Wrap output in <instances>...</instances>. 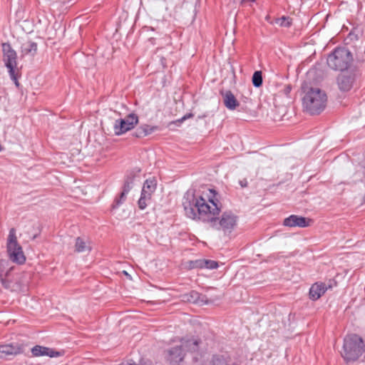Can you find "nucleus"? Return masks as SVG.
<instances>
[{
  "label": "nucleus",
  "instance_id": "nucleus-1",
  "mask_svg": "<svg viewBox=\"0 0 365 365\" xmlns=\"http://www.w3.org/2000/svg\"><path fill=\"white\" fill-rule=\"evenodd\" d=\"M219 194L213 189H207L203 195L194 190H187L182 198L185 215L192 220L207 221L210 215H218L221 211Z\"/></svg>",
  "mask_w": 365,
  "mask_h": 365
},
{
  "label": "nucleus",
  "instance_id": "nucleus-2",
  "mask_svg": "<svg viewBox=\"0 0 365 365\" xmlns=\"http://www.w3.org/2000/svg\"><path fill=\"white\" fill-rule=\"evenodd\" d=\"M304 96L302 98L304 110L310 115H319L326 108L327 96L323 90L317 87L303 86Z\"/></svg>",
  "mask_w": 365,
  "mask_h": 365
},
{
  "label": "nucleus",
  "instance_id": "nucleus-3",
  "mask_svg": "<svg viewBox=\"0 0 365 365\" xmlns=\"http://www.w3.org/2000/svg\"><path fill=\"white\" fill-rule=\"evenodd\" d=\"M354 56L346 46H337L328 55L327 63L329 68L335 71L344 72L353 68Z\"/></svg>",
  "mask_w": 365,
  "mask_h": 365
},
{
  "label": "nucleus",
  "instance_id": "nucleus-4",
  "mask_svg": "<svg viewBox=\"0 0 365 365\" xmlns=\"http://www.w3.org/2000/svg\"><path fill=\"white\" fill-rule=\"evenodd\" d=\"M1 50L4 53V62L11 80L16 88H19V78L21 76V68L17 67V54L9 43H1Z\"/></svg>",
  "mask_w": 365,
  "mask_h": 365
},
{
  "label": "nucleus",
  "instance_id": "nucleus-5",
  "mask_svg": "<svg viewBox=\"0 0 365 365\" xmlns=\"http://www.w3.org/2000/svg\"><path fill=\"white\" fill-rule=\"evenodd\" d=\"M364 351V341L359 336L351 334L344 338L341 356L346 361H356Z\"/></svg>",
  "mask_w": 365,
  "mask_h": 365
},
{
  "label": "nucleus",
  "instance_id": "nucleus-6",
  "mask_svg": "<svg viewBox=\"0 0 365 365\" xmlns=\"http://www.w3.org/2000/svg\"><path fill=\"white\" fill-rule=\"evenodd\" d=\"M216 216L210 215L207 219L210 227L216 230H222L225 234H230L237 225V216L231 211L223 212L220 219Z\"/></svg>",
  "mask_w": 365,
  "mask_h": 365
},
{
  "label": "nucleus",
  "instance_id": "nucleus-7",
  "mask_svg": "<svg viewBox=\"0 0 365 365\" xmlns=\"http://www.w3.org/2000/svg\"><path fill=\"white\" fill-rule=\"evenodd\" d=\"M6 250L9 259L18 264H23L26 262V257L24 254L21 246L17 241L16 229L11 228L7 237Z\"/></svg>",
  "mask_w": 365,
  "mask_h": 365
},
{
  "label": "nucleus",
  "instance_id": "nucleus-8",
  "mask_svg": "<svg viewBox=\"0 0 365 365\" xmlns=\"http://www.w3.org/2000/svg\"><path fill=\"white\" fill-rule=\"evenodd\" d=\"M360 74L359 66H354L346 73L338 75L336 82L339 90L344 92L350 91Z\"/></svg>",
  "mask_w": 365,
  "mask_h": 365
},
{
  "label": "nucleus",
  "instance_id": "nucleus-9",
  "mask_svg": "<svg viewBox=\"0 0 365 365\" xmlns=\"http://www.w3.org/2000/svg\"><path fill=\"white\" fill-rule=\"evenodd\" d=\"M138 123V116L135 113H130L124 118H120L115 121L113 130L116 135H120L127 131L132 130Z\"/></svg>",
  "mask_w": 365,
  "mask_h": 365
},
{
  "label": "nucleus",
  "instance_id": "nucleus-10",
  "mask_svg": "<svg viewBox=\"0 0 365 365\" xmlns=\"http://www.w3.org/2000/svg\"><path fill=\"white\" fill-rule=\"evenodd\" d=\"M309 222L310 220L304 217L292 215L284 220L283 225L290 227H307L309 225Z\"/></svg>",
  "mask_w": 365,
  "mask_h": 365
},
{
  "label": "nucleus",
  "instance_id": "nucleus-11",
  "mask_svg": "<svg viewBox=\"0 0 365 365\" xmlns=\"http://www.w3.org/2000/svg\"><path fill=\"white\" fill-rule=\"evenodd\" d=\"M185 357L184 349L182 345L174 346L168 351V360L172 365H177Z\"/></svg>",
  "mask_w": 365,
  "mask_h": 365
},
{
  "label": "nucleus",
  "instance_id": "nucleus-12",
  "mask_svg": "<svg viewBox=\"0 0 365 365\" xmlns=\"http://www.w3.org/2000/svg\"><path fill=\"white\" fill-rule=\"evenodd\" d=\"M182 297L184 301L190 303L198 304L200 305L207 304L210 303V301L205 295L200 294L195 290H192L189 293L184 294Z\"/></svg>",
  "mask_w": 365,
  "mask_h": 365
},
{
  "label": "nucleus",
  "instance_id": "nucleus-13",
  "mask_svg": "<svg viewBox=\"0 0 365 365\" xmlns=\"http://www.w3.org/2000/svg\"><path fill=\"white\" fill-rule=\"evenodd\" d=\"M327 289V288L324 283L316 282L313 284L309 289V298L313 301H316L325 293Z\"/></svg>",
  "mask_w": 365,
  "mask_h": 365
},
{
  "label": "nucleus",
  "instance_id": "nucleus-14",
  "mask_svg": "<svg viewBox=\"0 0 365 365\" xmlns=\"http://www.w3.org/2000/svg\"><path fill=\"white\" fill-rule=\"evenodd\" d=\"M31 353L34 356H48L50 357H56L61 356L60 352L56 351L52 349L36 345L31 349Z\"/></svg>",
  "mask_w": 365,
  "mask_h": 365
},
{
  "label": "nucleus",
  "instance_id": "nucleus-15",
  "mask_svg": "<svg viewBox=\"0 0 365 365\" xmlns=\"http://www.w3.org/2000/svg\"><path fill=\"white\" fill-rule=\"evenodd\" d=\"M220 94L223 98L225 107L229 110H235L239 106V102L231 91H221Z\"/></svg>",
  "mask_w": 365,
  "mask_h": 365
},
{
  "label": "nucleus",
  "instance_id": "nucleus-16",
  "mask_svg": "<svg viewBox=\"0 0 365 365\" xmlns=\"http://www.w3.org/2000/svg\"><path fill=\"white\" fill-rule=\"evenodd\" d=\"M21 352V348L17 344H1V358H3V354L8 359H10V356H16Z\"/></svg>",
  "mask_w": 365,
  "mask_h": 365
},
{
  "label": "nucleus",
  "instance_id": "nucleus-17",
  "mask_svg": "<svg viewBox=\"0 0 365 365\" xmlns=\"http://www.w3.org/2000/svg\"><path fill=\"white\" fill-rule=\"evenodd\" d=\"M38 50V45L33 41H28L22 44L21 52L23 55L34 56Z\"/></svg>",
  "mask_w": 365,
  "mask_h": 365
},
{
  "label": "nucleus",
  "instance_id": "nucleus-18",
  "mask_svg": "<svg viewBox=\"0 0 365 365\" xmlns=\"http://www.w3.org/2000/svg\"><path fill=\"white\" fill-rule=\"evenodd\" d=\"M91 250V246L87 243V241L83 238L78 237L76 238L75 251L77 252H90Z\"/></svg>",
  "mask_w": 365,
  "mask_h": 365
},
{
  "label": "nucleus",
  "instance_id": "nucleus-19",
  "mask_svg": "<svg viewBox=\"0 0 365 365\" xmlns=\"http://www.w3.org/2000/svg\"><path fill=\"white\" fill-rule=\"evenodd\" d=\"M152 195H149V193H146L145 191L142 192L140 194V197L138 201V206L140 210H145L148 205L150 202Z\"/></svg>",
  "mask_w": 365,
  "mask_h": 365
},
{
  "label": "nucleus",
  "instance_id": "nucleus-20",
  "mask_svg": "<svg viewBox=\"0 0 365 365\" xmlns=\"http://www.w3.org/2000/svg\"><path fill=\"white\" fill-rule=\"evenodd\" d=\"M135 177L136 175L133 172L128 174L125 178L123 190H125V192H130L133 188Z\"/></svg>",
  "mask_w": 365,
  "mask_h": 365
},
{
  "label": "nucleus",
  "instance_id": "nucleus-21",
  "mask_svg": "<svg viewBox=\"0 0 365 365\" xmlns=\"http://www.w3.org/2000/svg\"><path fill=\"white\" fill-rule=\"evenodd\" d=\"M200 343V340L198 339H190L186 341L183 344H182V347L187 349V351L190 352H197L199 349V344Z\"/></svg>",
  "mask_w": 365,
  "mask_h": 365
},
{
  "label": "nucleus",
  "instance_id": "nucleus-22",
  "mask_svg": "<svg viewBox=\"0 0 365 365\" xmlns=\"http://www.w3.org/2000/svg\"><path fill=\"white\" fill-rule=\"evenodd\" d=\"M156 189V182L154 180H146L143 184L142 192L145 191L146 193L152 195Z\"/></svg>",
  "mask_w": 365,
  "mask_h": 365
},
{
  "label": "nucleus",
  "instance_id": "nucleus-23",
  "mask_svg": "<svg viewBox=\"0 0 365 365\" xmlns=\"http://www.w3.org/2000/svg\"><path fill=\"white\" fill-rule=\"evenodd\" d=\"M252 82L255 88H259L262 85L263 79L261 71H256L254 72L252 78Z\"/></svg>",
  "mask_w": 365,
  "mask_h": 365
},
{
  "label": "nucleus",
  "instance_id": "nucleus-24",
  "mask_svg": "<svg viewBox=\"0 0 365 365\" xmlns=\"http://www.w3.org/2000/svg\"><path fill=\"white\" fill-rule=\"evenodd\" d=\"M274 23L280 26L289 28L291 26L292 22V19L289 16H283L274 20Z\"/></svg>",
  "mask_w": 365,
  "mask_h": 365
},
{
  "label": "nucleus",
  "instance_id": "nucleus-25",
  "mask_svg": "<svg viewBox=\"0 0 365 365\" xmlns=\"http://www.w3.org/2000/svg\"><path fill=\"white\" fill-rule=\"evenodd\" d=\"M129 192H125V190H123L120 194L113 202L112 205L113 209L117 208L120 205H122L126 200V196Z\"/></svg>",
  "mask_w": 365,
  "mask_h": 365
},
{
  "label": "nucleus",
  "instance_id": "nucleus-26",
  "mask_svg": "<svg viewBox=\"0 0 365 365\" xmlns=\"http://www.w3.org/2000/svg\"><path fill=\"white\" fill-rule=\"evenodd\" d=\"M203 268H207L210 269H214L217 268L218 263L216 261L211 259H203Z\"/></svg>",
  "mask_w": 365,
  "mask_h": 365
},
{
  "label": "nucleus",
  "instance_id": "nucleus-27",
  "mask_svg": "<svg viewBox=\"0 0 365 365\" xmlns=\"http://www.w3.org/2000/svg\"><path fill=\"white\" fill-rule=\"evenodd\" d=\"M203 259H196L193 261L189 262V268L190 269H195V268H203Z\"/></svg>",
  "mask_w": 365,
  "mask_h": 365
},
{
  "label": "nucleus",
  "instance_id": "nucleus-28",
  "mask_svg": "<svg viewBox=\"0 0 365 365\" xmlns=\"http://www.w3.org/2000/svg\"><path fill=\"white\" fill-rule=\"evenodd\" d=\"M145 132L144 126H140L136 129V130L133 133V135L137 138H143L146 136V133Z\"/></svg>",
  "mask_w": 365,
  "mask_h": 365
},
{
  "label": "nucleus",
  "instance_id": "nucleus-29",
  "mask_svg": "<svg viewBox=\"0 0 365 365\" xmlns=\"http://www.w3.org/2000/svg\"><path fill=\"white\" fill-rule=\"evenodd\" d=\"M143 126L145 129L144 133H146V136L151 134L158 129L157 126H150L148 125H143Z\"/></svg>",
  "mask_w": 365,
  "mask_h": 365
},
{
  "label": "nucleus",
  "instance_id": "nucleus-30",
  "mask_svg": "<svg viewBox=\"0 0 365 365\" xmlns=\"http://www.w3.org/2000/svg\"><path fill=\"white\" fill-rule=\"evenodd\" d=\"M291 91H292V86L290 85H287L284 86V88H283V90L282 91L284 93V95H285L286 96H289Z\"/></svg>",
  "mask_w": 365,
  "mask_h": 365
},
{
  "label": "nucleus",
  "instance_id": "nucleus-31",
  "mask_svg": "<svg viewBox=\"0 0 365 365\" xmlns=\"http://www.w3.org/2000/svg\"><path fill=\"white\" fill-rule=\"evenodd\" d=\"M193 116V114L192 113H188V114H186L183 117H182L180 119H178L177 120V122L178 123H182L184 120L190 118H192Z\"/></svg>",
  "mask_w": 365,
  "mask_h": 365
},
{
  "label": "nucleus",
  "instance_id": "nucleus-32",
  "mask_svg": "<svg viewBox=\"0 0 365 365\" xmlns=\"http://www.w3.org/2000/svg\"><path fill=\"white\" fill-rule=\"evenodd\" d=\"M239 184L240 185V186L242 187H246L247 186V185H248V182H247V179L244 178V179L240 180L239 181Z\"/></svg>",
  "mask_w": 365,
  "mask_h": 365
},
{
  "label": "nucleus",
  "instance_id": "nucleus-33",
  "mask_svg": "<svg viewBox=\"0 0 365 365\" xmlns=\"http://www.w3.org/2000/svg\"><path fill=\"white\" fill-rule=\"evenodd\" d=\"M1 285L5 287L6 288H7V282L4 280L3 279H1Z\"/></svg>",
  "mask_w": 365,
  "mask_h": 365
},
{
  "label": "nucleus",
  "instance_id": "nucleus-34",
  "mask_svg": "<svg viewBox=\"0 0 365 365\" xmlns=\"http://www.w3.org/2000/svg\"><path fill=\"white\" fill-rule=\"evenodd\" d=\"M148 41L150 42L151 44H155V39L154 38H150Z\"/></svg>",
  "mask_w": 365,
  "mask_h": 365
},
{
  "label": "nucleus",
  "instance_id": "nucleus-35",
  "mask_svg": "<svg viewBox=\"0 0 365 365\" xmlns=\"http://www.w3.org/2000/svg\"><path fill=\"white\" fill-rule=\"evenodd\" d=\"M193 359H194L195 361H197V357H196V356H194V357H193Z\"/></svg>",
  "mask_w": 365,
  "mask_h": 365
},
{
  "label": "nucleus",
  "instance_id": "nucleus-36",
  "mask_svg": "<svg viewBox=\"0 0 365 365\" xmlns=\"http://www.w3.org/2000/svg\"><path fill=\"white\" fill-rule=\"evenodd\" d=\"M124 273H125V275H128V273L125 271H124Z\"/></svg>",
  "mask_w": 365,
  "mask_h": 365
}]
</instances>
